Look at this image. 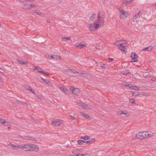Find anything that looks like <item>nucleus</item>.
<instances>
[{"mask_svg": "<svg viewBox=\"0 0 156 156\" xmlns=\"http://www.w3.org/2000/svg\"><path fill=\"white\" fill-rule=\"evenodd\" d=\"M150 137H151V135L148 134V133L146 132H140L136 135V137L140 139Z\"/></svg>", "mask_w": 156, "mask_h": 156, "instance_id": "f257e3e1", "label": "nucleus"}, {"mask_svg": "<svg viewBox=\"0 0 156 156\" xmlns=\"http://www.w3.org/2000/svg\"><path fill=\"white\" fill-rule=\"evenodd\" d=\"M119 17L120 19H122L127 17L128 13L126 11L123 10H119Z\"/></svg>", "mask_w": 156, "mask_h": 156, "instance_id": "f03ea898", "label": "nucleus"}, {"mask_svg": "<svg viewBox=\"0 0 156 156\" xmlns=\"http://www.w3.org/2000/svg\"><path fill=\"white\" fill-rule=\"evenodd\" d=\"M21 148L24 151H30V144L21 145Z\"/></svg>", "mask_w": 156, "mask_h": 156, "instance_id": "7ed1b4c3", "label": "nucleus"}, {"mask_svg": "<svg viewBox=\"0 0 156 156\" xmlns=\"http://www.w3.org/2000/svg\"><path fill=\"white\" fill-rule=\"evenodd\" d=\"M70 90L71 91L73 94L75 95H78L79 92V90L78 88H74L72 87L70 88Z\"/></svg>", "mask_w": 156, "mask_h": 156, "instance_id": "20e7f679", "label": "nucleus"}, {"mask_svg": "<svg viewBox=\"0 0 156 156\" xmlns=\"http://www.w3.org/2000/svg\"><path fill=\"white\" fill-rule=\"evenodd\" d=\"M104 19H101L100 18H98L97 21V23L98 26L99 28L101 27L103 25Z\"/></svg>", "mask_w": 156, "mask_h": 156, "instance_id": "39448f33", "label": "nucleus"}, {"mask_svg": "<svg viewBox=\"0 0 156 156\" xmlns=\"http://www.w3.org/2000/svg\"><path fill=\"white\" fill-rule=\"evenodd\" d=\"M87 44L85 43L84 41L81 42L79 44H76V46L77 48H79L80 49H81L84 48V47L87 46Z\"/></svg>", "mask_w": 156, "mask_h": 156, "instance_id": "423d86ee", "label": "nucleus"}, {"mask_svg": "<svg viewBox=\"0 0 156 156\" xmlns=\"http://www.w3.org/2000/svg\"><path fill=\"white\" fill-rule=\"evenodd\" d=\"M39 150L38 147L35 144H30V151L37 152Z\"/></svg>", "mask_w": 156, "mask_h": 156, "instance_id": "0eeeda50", "label": "nucleus"}, {"mask_svg": "<svg viewBox=\"0 0 156 156\" xmlns=\"http://www.w3.org/2000/svg\"><path fill=\"white\" fill-rule=\"evenodd\" d=\"M61 123L59 120L58 119H55L54 121L52 122L51 124L52 125L55 126H60V124Z\"/></svg>", "mask_w": 156, "mask_h": 156, "instance_id": "6e6552de", "label": "nucleus"}, {"mask_svg": "<svg viewBox=\"0 0 156 156\" xmlns=\"http://www.w3.org/2000/svg\"><path fill=\"white\" fill-rule=\"evenodd\" d=\"M97 23H95L94 24H92L90 25V29L91 30H93L96 29H98L99 27H98Z\"/></svg>", "mask_w": 156, "mask_h": 156, "instance_id": "1a4fd4ad", "label": "nucleus"}, {"mask_svg": "<svg viewBox=\"0 0 156 156\" xmlns=\"http://www.w3.org/2000/svg\"><path fill=\"white\" fill-rule=\"evenodd\" d=\"M105 13L104 12L101 11L98 14V18H100L101 19H104Z\"/></svg>", "mask_w": 156, "mask_h": 156, "instance_id": "9d476101", "label": "nucleus"}, {"mask_svg": "<svg viewBox=\"0 0 156 156\" xmlns=\"http://www.w3.org/2000/svg\"><path fill=\"white\" fill-rule=\"evenodd\" d=\"M138 57V55L135 52H132L131 54V57L133 60L137 59Z\"/></svg>", "mask_w": 156, "mask_h": 156, "instance_id": "9b49d317", "label": "nucleus"}, {"mask_svg": "<svg viewBox=\"0 0 156 156\" xmlns=\"http://www.w3.org/2000/svg\"><path fill=\"white\" fill-rule=\"evenodd\" d=\"M0 123H2L4 125H8L9 122L8 121H5V120L0 118Z\"/></svg>", "mask_w": 156, "mask_h": 156, "instance_id": "f8f14e48", "label": "nucleus"}, {"mask_svg": "<svg viewBox=\"0 0 156 156\" xmlns=\"http://www.w3.org/2000/svg\"><path fill=\"white\" fill-rule=\"evenodd\" d=\"M17 61L20 64L23 65L24 64H27L28 62L27 61H23L20 58L18 59Z\"/></svg>", "mask_w": 156, "mask_h": 156, "instance_id": "ddd939ff", "label": "nucleus"}, {"mask_svg": "<svg viewBox=\"0 0 156 156\" xmlns=\"http://www.w3.org/2000/svg\"><path fill=\"white\" fill-rule=\"evenodd\" d=\"M22 8L23 9H29L32 8L31 4H27L25 5L22 6Z\"/></svg>", "mask_w": 156, "mask_h": 156, "instance_id": "4468645a", "label": "nucleus"}, {"mask_svg": "<svg viewBox=\"0 0 156 156\" xmlns=\"http://www.w3.org/2000/svg\"><path fill=\"white\" fill-rule=\"evenodd\" d=\"M141 11H139L137 13L135 14V16L133 17L134 19L136 20L138 18H139L140 17V15L141 14Z\"/></svg>", "mask_w": 156, "mask_h": 156, "instance_id": "2eb2a0df", "label": "nucleus"}, {"mask_svg": "<svg viewBox=\"0 0 156 156\" xmlns=\"http://www.w3.org/2000/svg\"><path fill=\"white\" fill-rule=\"evenodd\" d=\"M59 88L65 94H67L68 93L69 90L66 88H64L62 87H60Z\"/></svg>", "mask_w": 156, "mask_h": 156, "instance_id": "dca6fc26", "label": "nucleus"}, {"mask_svg": "<svg viewBox=\"0 0 156 156\" xmlns=\"http://www.w3.org/2000/svg\"><path fill=\"white\" fill-rule=\"evenodd\" d=\"M35 69L37 70V71L40 73H45V72L43 70V69L41 68L36 67Z\"/></svg>", "mask_w": 156, "mask_h": 156, "instance_id": "f3484780", "label": "nucleus"}, {"mask_svg": "<svg viewBox=\"0 0 156 156\" xmlns=\"http://www.w3.org/2000/svg\"><path fill=\"white\" fill-rule=\"evenodd\" d=\"M153 49V47H152V46L151 45L149 47H147L145 48H144L143 49V51H145L146 50H147L148 51H151V50H152Z\"/></svg>", "mask_w": 156, "mask_h": 156, "instance_id": "a211bd4d", "label": "nucleus"}, {"mask_svg": "<svg viewBox=\"0 0 156 156\" xmlns=\"http://www.w3.org/2000/svg\"><path fill=\"white\" fill-rule=\"evenodd\" d=\"M41 79L42 80L44 83H45L48 84L49 83L51 82L49 81L48 80L45 79L43 78H41Z\"/></svg>", "mask_w": 156, "mask_h": 156, "instance_id": "6ab92c4d", "label": "nucleus"}, {"mask_svg": "<svg viewBox=\"0 0 156 156\" xmlns=\"http://www.w3.org/2000/svg\"><path fill=\"white\" fill-rule=\"evenodd\" d=\"M27 89L29 90V91H31L33 94L36 95V94L35 93L34 90L32 89V88L31 87H28Z\"/></svg>", "mask_w": 156, "mask_h": 156, "instance_id": "aec40b11", "label": "nucleus"}, {"mask_svg": "<svg viewBox=\"0 0 156 156\" xmlns=\"http://www.w3.org/2000/svg\"><path fill=\"white\" fill-rule=\"evenodd\" d=\"M121 44V41H118L116 42L114 45H115L116 46H120Z\"/></svg>", "mask_w": 156, "mask_h": 156, "instance_id": "412c9836", "label": "nucleus"}, {"mask_svg": "<svg viewBox=\"0 0 156 156\" xmlns=\"http://www.w3.org/2000/svg\"><path fill=\"white\" fill-rule=\"evenodd\" d=\"M58 57L60 58V56L58 55H51L50 56V58H58Z\"/></svg>", "mask_w": 156, "mask_h": 156, "instance_id": "4be33fe9", "label": "nucleus"}, {"mask_svg": "<svg viewBox=\"0 0 156 156\" xmlns=\"http://www.w3.org/2000/svg\"><path fill=\"white\" fill-rule=\"evenodd\" d=\"M81 138L82 139H83L85 140H88L90 139V136H83L81 137Z\"/></svg>", "mask_w": 156, "mask_h": 156, "instance_id": "5701e85b", "label": "nucleus"}, {"mask_svg": "<svg viewBox=\"0 0 156 156\" xmlns=\"http://www.w3.org/2000/svg\"><path fill=\"white\" fill-rule=\"evenodd\" d=\"M96 14L95 13H93L90 17L89 21H92L95 18Z\"/></svg>", "mask_w": 156, "mask_h": 156, "instance_id": "b1692460", "label": "nucleus"}, {"mask_svg": "<svg viewBox=\"0 0 156 156\" xmlns=\"http://www.w3.org/2000/svg\"><path fill=\"white\" fill-rule=\"evenodd\" d=\"M133 96H137L139 95V93L138 92H132L131 91Z\"/></svg>", "mask_w": 156, "mask_h": 156, "instance_id": "393cba45", "label": "nucleus"}, {"mask_svg": "<svg viewBox=\"0 0 156 156\" xmlns=\"http://www.w3.org/2000/svg\"><path fill=\"white\" fill-rule=\"evenodd\" d=\"M132 89L135 90L137 91H139L140 90L137 87L133 86L132 88H131Z\"/></svg>", "mask_w": 156, "mask_h": 156, "instance_id": "a878e982", "label": "nucleus"}, {"mask_svg": "<svg viewBox=\"0 0 156 156\" xmlns=\"http://www.w3.org/2000/svg\"><path fill=\"white\" fill-rule=\"evenodd\" d=\"M82 107L83 108H85L86 109H87L89 108L90 107H89L87 105H83L82 106Z\"/></svg>", "mask_w": 156, "mask_h": 156, "instance_id": "bb28decb", "label": "nucleus"}, {"mask_svg": "<svg viewBox=\"0 0 156 156\" xmlns=\"http://www.w3.org/2000/svg\"><path fill=\"white\" fill-rule=\"evenodd\" d=\"M129 101L130 102L132 103L136 104V100L134 99H131L129 100Z\"/></svg>", "mask_w": 156, "mask_h": 156, "instance_id": "cd10ccee", "label": "nucleus"}, {"mask_svg": "<svg viewBox=\"0 0 156 156\" xmlns=\"http://www.w3.org/2000/svg\"><path fill=\"white\" fill-rule=\"evenodd\" d=\"M125 86L126 87H128L129 88L131 89V88H132L133 86L130 84H125Z\"/></svg>", "mask_w": 156, "mask_h": 156, "instance_id": "c85d7f7f", "label": "nucleus"}, {"mask_svg": "<svg viewBox=\"0 0 156 156\" xmlns=\"http://www.w3.org/2000/svg\"><path fill=\"white\" fill-rule=\"evenodd\" d=\"M28 140H30L33 141H35L37 140L34 137H29L28 138Z\"/></svg>", "mask_w": 156, "mask_h": 156, "instance_id": "c756f323", "label": "nucleus"}, {"mask_svg": "<svg viewBox=\"0 0 156 156\" xmlns=\"http://www.w3.org/2000/svg\"><path fill=\"white\" fill-rule=\"evenodd\" d=\"M122 44V43H121L120 46H119V49H121V48H125V47L126 46V45H124V44Z\"/></svg>", "mask_w": 156, "mask_h": 156, "instance_id": "7c9ffc66", "label": "nucleus"}, {"mask_svg": "<svg viewBox=\"0 0 156 156\" xmlns=\"http://www.w3.org/2000/svg\"><path fill=\"white\" fill-rule=\"evenodd\" d=\"M131 2V1L130 0H126L124 1L123 3H124L125 4H128Z\"/></svg>", "mask_w": 156, "mask_h": 156, "instance_id": "2f4dec72", "label": "nucleus"}, {"mask_svg": "<svg viewBox=\"0 0 156 156\" xmlns=\"http://www.w3.org/2000/svg\"><path fill=\"white\" fill-rule=\"evenodd\" d=\"M17 102H18L20 104H23L24 105H27V103L25 102H23L21 101H17Z\"/></svg>", "mask_w": 156, "mask_h": 156, "instance_id": "473e14b6", "label": "nucleus"}, {"mask_svg": "<svg viewBox=\"0 0 156 156\" xmlns=\"http://www.w3.org/2000/svg\"><path fill=\"white\" fill-rule=\"evenodd\" d=\"M120 49L121 52L123 53H125L126 52V51L125 50V48H121V49Z\"/></svg>", "mask_w": 156, "mask_h": 156, "instance_id": "72a5a7b5", "label": "nucleus"}, {"mask_svg": "<svg viewBox=\"0 0 156 156\" xmlns=\"http://www.w3.org/2000/svg\"><path fill=\"white\" fill-rule=\"evenodd\" d=\"M33 12L37 14L38 15H41V12L39 11H38L37 10L33 11Z\"/></svg>", "mask_w": 156, "mask_h": 156, "instance_id": "f704fd0d", "label": "nucleus"}, {"mask_svg": "<svg viewBox=\"0 0 156 156\" xmlns=\"http://www.w3.org/2000/svg\"><path fill=\"white\" fill-rule=\"evenodd\" d=\"M83 115L84 117L86 118L87 119H89L90 118V116L89 115H87L85 113H83Z\"/></svg>", "mask_w": 156, "mask_h": 156, "instance_id": "c9c22d12", "label": "nucleus"}, {"mask_svg": "<svg viewBox=\"0 0 156 156\" xmlns=\"http://www.w3.org/2000/svg\"><path fill=\"white\" fill-rule=\"evenodd\" d=\"M121 43H122V44H124V45H126L127 46V43L126 42V41H124V40L121 41Z\"/></svg>", "mask_w": 156, "mask_h": 156, "instance_id": "e433bc0d", "label": "nucleus"}, {"mask_svg": "<svg viewBox=\"0 0 156 156\" xmlns=\"http://www.w3.org/2000/svg\"><path fill=\"white\" fill-rule=\"evenodd\" d=\"M77 142L79 145H83V144L82 143V141L81 140H79L77 141Z\"/></svg>", "mask_w": 156, "mask_h": 156, "instance_id": "4c0bfd02", "label": "nucleus"}, {"mask_svg": "<svg viewBox=\"0 0 156 156\" xmlns=\"http://www.w3.org/2000/svg\"><path fill=\"white\" fill-rule=\"evenodd\" d=\"M20 1L21 2H25L27 1H29L30 2H32L34 1V0H20Z\"/></svg>", "mask_w": 156, "mask_h": 156, "instance_id": "58836bf2", "label": "nucleus"}, {"mask_svg": "<svg viewBox=\"0 0 156 156\" xmlns=\"http://www.w3.org/2000/svg\"><path fill=\"white\" fill-rule=\"evenodd\" d=\"M129 73H130L129 72V70H126L125 72L123 71V74L124 75H126L127 74H128Z\"/></svg>", "mask_w": 156, "mask_h": 156, "instance_id": "ea45409f", "label": "nucleus"}, {"mask_svg": "<svg viewBox=\"0 0 156 156\" xmlns=\"http://www.w3.org/2000/svg\"><path fill=\"white\" fill-rule=\"evenodd\" d=\"M73 73V74H74L75 73H78V72H77V71H76L75 70H72V72H71V73Z\"/></svg>", "mask_w": 156, "mask_h": 156, "instance_id": "a19ab883", "label": "nucleus"}, {"mask_svg": "<svg viewBox=\"0 0 156 156\" xmlns=\"http://www.w3.org/2000/svg\"><path fill=\"white\" fill-rule=\"evenodd\" d=\"M119 114L122 115V114H123L124 115H126V116H127V114H128V113L127 112H124L123 111L121 112V113H119Z\"/></svg>", "mask_w": 156, "mask_h": 156, "instance_id": "79ce46f5", "label": "nucleus"}, {"mask_svg": "<svg viewBox=\"0 0 156 156\" xmlns=\"http://www.w3.org/2000/svg\"><path fill=\"white\" fill-rule=\"evenodd\" d=\"M62 39L64 40L65 39H66L67 40H70V37H62Z\"/></svg>", "mask_w": 156, "mask_h": 156, "instance_id": "37998d69", "label": "nucleus"}, {"mask_svg": "<svg viewBox=\"0 0 156 156\" xmlns=\"http://www.w3.org/2000/svg\"><path fill=\"white\" fill-rule=\"evenodd\" d=\"M69 115L70 117V118L71 119H72L73 120H74L76 118L75 117H74L73 116H72L71 115Z\"/></svg>", "mask_w": 156, "mask_h": 156, "instance_id": "c03bdc74", "label": "nucleus"}, {"mask_svg": "<svg viewBox=\"0 0 156 156\" xmlns=\"http://www.w3.org/2000/svg\"><path fill=\"white\" fill-rule=\"evenodd\" d=\"M100 66L102 69H105V66L104 64H101Z\"/></svg>", "mask_w": 156, "mask_h": 156, "instance_id": "a18cd8bd", "label": "nucleus"}, {"mask_svg": "<svg viewBox=\"0 0 156 156\" xmlns=\"http://www.w3.org/2000/svg\"><path fill=\"white\" fill-rule=\"evenodd\" d=\"M108 61L109 62H112L114 60V59L113 58H109L108 59Z\"/></svg>", "mask_w": 156, "mask_h": 156, "instance_id": "49530a36", "label": "nucleus"}, {"mask_svg": "<svg viewBox=\"0 0 156 156\" xmlns=\"http://www.w3.org/2000/svg\"><path fill=\"white\" fill-rule=\"evenodd\" d=\"M93 142V141H91V140L86 141V143H87L88 144H90L92 143Z\"/></svg>", "mask_w": 156, "mask_h": 156, "instance_id": "de8ad7c7", "label": "nucleus"}, {"mask_svg": "<svg viewBox=\"0 0 156 156\" xmlns=\"http://www.w3.org/2000/svg\"><path fill=\"white\" fill-rule=\"evenodd\" d=\"M66 72H68L69 73H71L72 72V69H66Z\"/></svg>", "mask_w": 156, "mask_h": 156, "instance_id": "09e8293b", "label": "nucleus"}, {"mask_svg": "<svg viewBox=\"0 0 156 156\" xmlns=\"http://www.w3.org/2000/svg\"><path fill=\"white\" fill-rule=\"evenodd\" d=\"M78 106L81 107H82V105H82V104L81 103H78Z\"/></svg>", "mask_w": 156, "mask_h": 156, "instance_id": "8fccbe9b", "label": "nucleus"}, {"mask_svg": "<svg viewBox=\"0 0 156 156\" xmlns=\"http://www.w3.org/2000/svg\"><path fill=\"white\" fill-rule=\"evenodd\" d=\"M11 144V145L10 146L12 147H15L16 146L15 145L13 144Z\"/></svg>", "mask_w": 156, "mask_h": 156, "instance_id": "3c124183", "label": "nucleus"}, {"mask_svg": "<svg viewBox=\"0 0 156 156\" xmlns=\"http://www.w3.org/2000/svg\"><path fill=\"white\" fill-rule=\"evenodd\" d=\"M88 154H82L81 156H88Z\"/></svg>", "mask_w": 156, "mask_h": 156, "instance_id": "603ef678", "label": "nucleus"}, {"mask_svg": "<svg viewBox=\"0 0 156 156\" xmlns=\"http://www.w3.org/2000/svg\"><path fill=\"white\" fill-rule=\"evenodd\" d=\"M32 7H35V5L34 4L32 5Z\"/></svg>", "mask_w": 156, "mask_h": 156, "instance_id": "864d4df0", "label": "nucleus"}, {"mask_svg": "<svg viewBox=\"0 0 156 156\" xmlns=\"http://www.w3.org/2000/svg\"><path fill=\"white\" fill-rule=\"evenodd\" d=\"M82 143H83H83H86V142H85L84 141V140H82Z\"/></svg>", "mask_w": 156, "mask_h": 156, "instance_id": "5fc2aeb1", "label": "nucleus"}, {"mask_svg": "<svg viewBox=\"0 0 156 156\" xmlns=\"http://www.w3.org/2000/svg\"><path fill=\"white\" fill-rule=\"evenodd\" d=\"M138 61V60H133V62H137V61Z\"/></svg>", "mask_w": 156, "mask_h": 156, "instance_id": "6e6d98bb", "label": "nucleus"}, {"mask_svg": "<svg viewBox=\"0 0 156 156\" xmlns=\"http://www.w3.org/2000/svg\"><path fill=\"white\" fill-rule=\"evenodd\" d=\"M47 23H50V20H47Z\"/></svg>", "mask_w": 156, "mask_h": 156, "instance_id": "4d7b16f0", "label": "nucleus"}, {"mask_svg": "<svg viewBox=\"0 0 156 156\" xmlns=\"http://www.w3.org/2000/svg\"><path fill=\"white\" fill-rule=\"evenodd\" d=\"M81 155H82V154H78L77 155V156H81Z\"/></svg>", "mask_w": 156, "mask_h": 156, "instance_id": "13d9d810", "label": "nucleus"}, {"mask_svg": "<svg viewBox=\"0 0 156 156\" xmlns=\"http://www.w3.org/2000/svg\"><path fill=\"white\" fill-rule=\"evenodd\" d=\"M95 140V139H91V141H94Z\"/></svg>", "mask_w": 156, "mask_h": 156, "instance_id": "bf43d9fd", "label": "nucleus"}, {"mask_svg": "<svg viewBox=\"0 0 156 156\" xmlns=\"http://www.w3.org/2000/svg\"><path fill=\"white\" fill-rule=\"evenodd\" d=\"M44 74H45L46 75H47V76H48L49 75V74L47 73H46L45 72V73H44Z\"/></svg>", "mask_w": 156, "mask_h": 156, "instance_id": "052dcab7", "label": "nucleus"}, {"mask_svg": "<svg viewBox=\"0 0 156 156\" xmlns=\"http://www.w3.org/2000/svg\"><path fill=\"white\" fill-rule=\"evenodd\" d=\"M2 77L1 76H0V80H2Z\"/></svg>", "mask_w": 156, "mask_h": 156, "instance_id": "680f3d73", "label": "nucleus"}, {"mask_svg": "<svg viewBox=\"0 0 156 156\" xmlns=\"http://www.w3.org/2000/svg\"><path fill=\"white\" fill-rule=\"evenodd\" d=\"M82 74L83 75L84 73H80V74L81 75Z\"/></svg>", "mask_w": 156, "mask_h": 156, "instance_id": "e2e57ef3", "label": "nucleus"}, {"mask_svg": "<svg viewBox=\"0 0 156 156\" xmlns=\"http://www.w3.org/2000/svg\"><path fill=\"white\" fill-rule=\"evenodd\" d=\"M58 1V2H60V1H61L60 0H57Z\"/></svg>", "mask_w": 156, "mask_h": 156, "instance_id": "0e129e2a", "label": "nucleus"}, {"mask_svg": "<svg viewBox=\"0 0 156 156\" xmlns=\"http://www.w3.org/2000/svg\"><path fill=\"white\" fill-rule=\"evenodd\" d=\"M0 70H3V69L2 68H1L0 67Z\"/></svg>", "mask_w": 156, "mask_h": 156, "instance_id": "69168bd1", "label": "nucleus"}, {"mask_svg": "<svg viewBox=\"0 0 156 156\" xmlns=\"http://www.w3.org/2000/svg\"><path fill=\"white\" fill-rule=\"evenodd\" d=\"M130 1H131V2L132 1H133V0H130Z\"/></svg>", "mask_w": 156, "mask_h": 156, "instance_id": "338daca9", "label": "nucleus"}, {"mask_svg": "<svg viewBox=\"0 0 156 156\" xmlns=\"http://www.w3.org/2000/svg\"><path fill=\"white\" fill-rule=\"evenodd\" d=\"M8 128H9H9H10V127H8Z\"/></svg>", "mask_w": 156, "mask_h": 156, "instance_id": "774afa93", "label": "nucleus"}]
</instances>
